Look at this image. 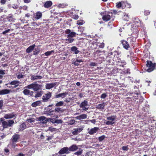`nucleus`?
Listing matches in <instances>:
<instances>
[{
	"instance_id": "nucleus-35",
	"label": "nucleus",
	"mask_w": 156,
	"mask_h": 156,
	"mask_svg": "<svg viewBox=\"0 0 156 156\" xmlns=\"http://www.w3.org/2000/svg\"><path fill=\"white\" fill-rule=\"evenodd\" d=\"M40 49L38 48H35V51L33 52V55H36L38 54L40 51Z\"/></svg>"
},
{
	"instance_id": "nucleus-27",
	"label": "nucleus",
	"mask_w": 156,
	"mask_h": 156,
	"mask_svg": "<svg viewBox=\"0 0 156 156\" xmlns=\"http://www.w3.org/2000/svg\"><path fill=\"white\" fill-rule=\"evenodd\" d=\"M42 77L40 76H35V75H32L31 76L30 79L32 80H36L41 79Z\"/></svg>"
},
{
	"instance_id": "nucleus-41",
	"label": "nucleus",
	"mask_w": 156,
	"mask_h": 156,
	"mask_svg": "<svg viewBox=\"0 0 156 156\" xmlns=\"http://www.w3.org/2000/svg\"><path fill=\"white\" fill-rule=\"evenodd\" d=\"M124 3V2L122 1L116 3V6L117 8H120L122 7V4Z\"/></svg>"
},
{
	"instance_id": "nucleus-22",
	"label": "nucleus",
	"mask_w": 156,
	"mask_h": 156,
	"mask_svg": "<svg viewBox=\"0 0 156 156\" xmlns=\"http://www.w3.org/2000/svg\"><path fill=\"white\" fill-rule=\"evenodd\" d=\"M10 91V90L7 89H4L2 90H0V95L9 94Z\"/></svg>"
},
{
	"instance_id": "nucleus-15",
	"label": "nucleus",
	"mask_w": 156,
	"mask_h": 156,
	"mask_svg": "<svg viewBox=\"0 0 156 156\" xmlns=\"http://www.w3.org/2000/svg\"><path fill=\"white\" fill-rule=\"evenodd\" d=\"M98 128L94 127L91 129L88 132V133L90 135H93L96 133L99 130Z\"/></svg>"
},
{
	"instance_id": "nucleus-7",
	"label": "nucleus",
	"mask_w": 156,
	"mask_h": 156,
	"mask_svg": "<svg viewBox=\"0 0 156 156\" xmlns=\"http://www.w3.org/2000/svg\"><path fill=\"white\" fill-rule=\"evenodd\" d=\"M87 105L88 101H87L84 100L83 102H81L80 106V108H82L83 110L87 111L88 108Z\"/></svg>"
},
{
	"instance_id": "nucleus-12",
	"label": "nucleus",
	"mask_w": 156,
	"mask_h": 156,
	"mask_svg": "<svg viewBox=\"0 0 156 156\" xmlns=\"http://www.w3.org/2000/svg\"><path fill=\"white\" fill-rule=\"evenodd\" d=\"M20 138V135L18 134H14L11 138V140L12 142V144H14V142H16Z\"/></svg>"
},
{
	"instance_id": "nucleus-5",
	"label": "nucleus",
	"mask_w": 156,
	"mask_h": 156,
	"mask_svg": "<svg viewBox=\"0 0 156 156\" xmlns=\"http://www.w3.org/2000/svg\"><path fill=\"white\" fill-rule=\"evenodd\" d=\"M52 96V93L50 92L44 94L42 97V101L43 102H47L51 98Z\"/></svg>"
},
{
	"instance_id": "nucleus-16",
	"label": "nucleus",
	"mask_w": 156,
	"mask_h": 156,
	"mask_svg": "<svg viewBox=\"0 0 156 156\" xmlns=\"http://www.w3.org/2000/svg\"><path fill=\"white\" fill-rule=\"evenodd\" d=\"M69 153L70 152H74L78 149V147L76 144H73L68 147Z\"/></svg>"
},
{
	"instance_id": "nucleus-34",
	"label": "nucleus",
	"mask_w": 156,
	"mask_h": 156,
	"mask_svg": "<svg viewBox=\"0 0 156 156\" xmlns=\"http://www.w3.org/2000/svg\"><path fill=\"white\" fill-rule=\"evenodd\" d=\"M64 102L63 101H60L57 102L55 106L56 107H58L63 106L64 105Z\"/></svg>"
},
{
	"instance_id": "nucleus-62",
	"label": "nucleus",
	"mask_w": 156,
	"mask_h": 156,
	"mask_svg": "<svg viewBox=\"0 0 156 156\" xmlns=\"http://www.w3.org/2000/svg\"><path fill=\"white\" fill-rule=\"evenodd\" d=\"M56 119H50V121L52 123H55V122Z\"/></svg>"
},
{
	"instance_id": "nucleus-57",
	"label": "nucleus",
	"mask_w": 156,
	"mask_h": 156,
	"mask_svg": "<svg viewBox=\"0 0 156 156\" xmlns=\"http://www.w3.org/2000/svg\"><path fill=\"white\" fill-rule=\"evenodd\" d=\"M33 118H30V119H27V121L29 122H30V123H31V122H34V120L33 119Z\"/></svg>"
},
{
	"instance_id": "nucleus-40",
	"label": "nucleus",
	"mask_w": 156,
	"mask_h": 156,
	"mask_svg": "<svg viewBox=\"0 0 156 156\" xmlns=\"http://www.w3.org/2000/svg\"><path fill=\"white\" fill-rule=\"evenodd\" d=\"M123 19L124 20L128 21L129 19V16L127 14H125L123 16Z\"/></svg>"
},
{
	"instance_id": "nucleus-1",
	"label": "nucleus",
	"mask_w": 156,
	"mask_h": 156,
	"mask_svg": "<svg viewBox=\"0 0 156 156\" xmlns=\"http://www.w3.org/2000/svg\"><path fill=\"white\" fill-rule=\"evenodd\" d=\"M134 38L129 37L127 39V41L122 40L121 41V43L122 44L123 47L125 49L127 50L130 47V46H133L134 44Z\"/></svg>"
},
{
	"instance_id": "nucleus-51",
	"label": "nucleus",
	"mask_w": 156,
	"mask_h": 156,
	"mask_svg": "<svg viewBox=\"0 0 156 156\" xmlns=\"http://www.w3.org/2000/svg\"><path fill=\"white\" fill-rule=\"evenodd\" d=\"M3 101L2 100H0V109H2L3 106Z\"/></svg>"
},
{
	"instance_id": "nucleus-47",
	"label": "nucleus",
	"mask_w": 156,
	"mask_h": 156,
	"mask_svg": "<svg viewBox=\"0 0 156 156\" xmlns=\"http://www.w3.org/2000/svg\"><path fill=\"white\" fill-rule=\"evenodd\" d=\"M122 149L124 151H127L128 149V145H127L126 146H124L122 147Z\"/></svg>"
},
{
	"instance_id": "nucleus-14",
	"label": "nucleus",
	"mask_w": 156,
	"mask_h": 156,
	"mask_svg": "<svg viewBox=\"0 0 156 156\" xmlns=\"http://www.w3.org/2000/svg\"><path fill=\"white\" fill-rule=\"evenodd\" d=\"M38 120L41 123H45L48 121V119L44 116H41L38 118Z\"/></svg>"
},
{
	"instance_id": "nucleus-11",
	"label": "nucleus",
	"mask_w": 156,
	"mask_h": 156,
	"mask_svg": "<svg viewBox=\"0 0 156 156\" xmlns=\"http://www.w3.org/2000/svg\"><path fill=\"white\" fill-rule=\"evenodd\" d=\"M16 115L14 114V112H11L9 114H5L3 117L6 119H10L15 117Z\"/></svg>"
},
{
	"instance_id": "nucleus-64",
	"label": "nucleus",
	"mask_w": 156,
	"mask_h": 156,
	"mask_svg": "<svg viewBox=\"0 0 156 156\" xmlns=\"http://www.w3.org/2000/svg\"><path fill=\"white\" fill-rule=\"evenodd\" d=\"M125 73L126 74H130V69H126V71L125 72Z\"/></svg>"
},
{
	"instance_id": "nucleus-50",
	"label": "nucleus",
	"mask_w": 156,
	"mask_h": 156,
	"mask_svg": "<svg viewBox=\"0 0 156 156\" xmlns=\"http://www.w3.org/2000/svg\"><path fill=\"white\" fill-rule=\"evenodd\" d=\"M107 95L106 93H103L101 95V99H105L107 97Z\"/></svg>"
},
{
	"instance_id": "nucleus-19",
	"label": "nucleus",
	"mask_w": 156,
	"mask_h": 156,
	"mask_svg": "<svg viewBox=\"0 0 156 156\" xmlns=\"http://www.w3.org/2000/svg\"><path fill=\"white\" fill-rule=\"evenodd\" d=\"M56 83H57L56 82L53 83H47L45 86V88L47 89H50L55 86L56 85Z\"/></svg>"
},
{
	"instance_id": "nucleus-32",
	"label": "nucleus",
	"mask_w": 156,
	"mask_h": 156,
	"mask_svg": "<svg viewBox=\"0 0 156 156\" xmlns=\"http://www.w3.org/2000/svg\"><path fill=\"white\" fill-rule=\"evenodd\" d=\"M116 118V116H115L113 115L108 117L107 119L109 121L114 122Z\"/></svg>"
},
{
	"instance_id": "nucleus-26",
	"label": "nucleus",
	"mask_w": 156,
	"mask_h": 156,
	"mask_svg": "<svg viewBox=\"0 0 156 156\" xmlns=\"http://www.w3.org/2000/svg\"><path fill=\"white\" fill-rule=\"evenodd\" d=\"M27 126L26 124L24 122H23L21 123L19 127V131H22L24 130L25 129H26Z\"/></svg>"
},
{
	"instance_id": "nucleus-29",
	"label": "nucleus",
	"mask_w": 156,
	"mask_h": 156,
	"mask_svg": "<svg viewBox=\"0 0 156 156\" xmlns=\"http://www.w3.org/2000/svg\"><path fill=\"white\" fill-rule=\"evenodd\" d=\"M41 105V102L40 101H36L31 104V106L35 107L37 106H39Z\"/></svg>"
},
{
	"instance_id": "nucleus-8",
	"label": "nucleus",
	"mask_w": 156,
	"mask_h": 156,
	"mask_svg": "<svg viewBox=\"0 0 156 156\" xmlns=\"http://www.w3.org/2000/svg\"><path fill=\"white\" fill-rule=\"evenodd\" d=\"M134 24L136 25L135 27H140L141 25V21L137 17H134L132 19Z\"/></svg>"
},
{
	"instance_id": "nucleus-28",
	"label": "nucleus",
	"mask_w": 156,
	"mask_h": 156,
	"mask_svg": "<svg viewBox=\"0 0 156 156\" xmlns=\"http://www.w3.org/2000/svg\"><path fill=\"white\" fill-rule=\"evenodd\" d=\"M68 93L66 92L60 93L58 94H57L55 96V98H59L60 97H62V98H64L66 95L68 94Z\"/></svg>"
},
{
	"instance_id": "nucleus-3",
	"label": "nucleus",
	"mask_w": 156,
	"mask_h": 156,
	"mask_svg": "<svg viewBox=\"0 0 156 156\" xmlns=\"http://www.w3.org/2000/svg\"><path fill=\"white\" fill-rule=\"evenodd\" d=\"M14 123L13 120H9L7 121H4L2 122V127L4 128H6L8 127H11Z\"/></svg>"
},
{
	"instance_id": "nucleus-46",
	"label": "nucleus",
	"mask_w": 156,
	"mask_h": 156,
	"mask_svg": "<svg viewBox=\"0 0 156 156\" xmlns=\"http://www.w3.org/2000/svg\"><path fill=\"white\" fill-rule=\"evenodd\" d=\"M74 130L72 132V133L73 135H77L79 133L78 129H74Z\"/></svg>"
},
{
	"instance_id": "nucleus-2",
	"label": "nucleus",
	"mask_w": 156,
	"mask_h": 156,
	"mask_svg": "<svg viewBox=\"0 0 156 156\" xmlns=\"http://www.w3.org/2000/svg\"><path fill=\"white\" fill-rule=\"evenodd\" d=\"M146 65L148 68L147 69V71L148 72H151L156 69V63H153L151 61L147 60Z\"/></svg>"
},
{
	"instance_id": "nucleus-49",
	"label": "nucleus",
	"mask_w": 156,
	"mask_h": 156,
	"mask_svg": "<svg viewBox=\"0 0 156 156\" xmlns=\"http://www.w3.org/2000/svg\"><path fill=\"white\" fill-rule=\"evenodd\" d=\"M33 84L34 83H32L28 85L26 87H25L29 89H33Z\"/></svg>"
},
{
	"instance_id": "nucleus-59",
	"label": "nucleus",
	"mask_w": 156,
	"mask_h": 156,
	"mask_svg": "<svg viewBox=\"0 0 156 156\" xmlns=\"http://www.w3.org/2000/svg\"><path fill=\"white\" fill-rule=\"evenodd\" d=\"M73 18L75 20H77L79 18L78 16V15H74L73 16Z\"/></svg>"
},
{
	"instance_id": "nucleus-48",
	"label": "nucleus",
	"mask_w": 156,
	"mask_h": 156,
	"mask_svg": "<svg viewBox=\"0 0 156 156\" xmlns=\"http://www.w3.org/2000/svg\"><path fill=\"white\" fill-rule=\"evenodd\" d=\"M150 13V11L149 10H145L144 11V13L145 15L148 16L149 15Z\"/></svg>"
},
{
	"instance_id": "nucleus-4",
	"label": "nucleus",
	"mask_w": 156,
	"mask_h": 156,
	"mask_svg": "<svg viewBox=\"0 0 156 156\" xmlns=\"http://www.w3.org/2000/svg\"><path fill=\"white\" fill-rule=\"evenodd\" d=\"M112 16V12H108L107 14L103 15L102 16V19L103 21H108L111 19Z\"/></svg>"
},
{
	"instance_id": "nucleus-13",
	"label": "nucleus",
	"mask_w": 156,
	"mask_h": 156,
	"mask_svg": "<svg viewBox=\"0 0 156 156\" xmlns=\"http://www.w3.org/2000/svg\"><path fill=\"white\" fill-rule=\"evenodd\" d=\"M23 94L26 95H29L30 96H32L33 95L34 92L33 91H30V90L25 89L23 92Z\"/></svg>"
},
{
	"instance_id": "nucleus-23",
	"label": "nucleus",
	"mask_w": 156,
	"mask_h": 156,
	"mask_svg": "<svg viewBox=\"0 0 156 156\" xmlns=\"http://www.w3.org/2000/svg\"><path fill=\"white\" fill-rule=\"evenodd\" d=\"M78 48L76 46H73L71 48L70 50L75 54H77L80 52Z\"/></svg>"
},
{
	"instance_id": "nucleus-53",
	"label": "nucleus",
	"mask_w": 156,
	"mask_h": 156,
	"mask_svg": "<svg viewBox=\"0 0 156 156\" xmlns=\"http://www.w3.org/2000/svg\"><path fill=\"white\" fill-rule=\"evenodd\" d=\"M62 120L61 119H56L55 122L57 124L62 123Z\"/></svg>"
},
{
	"instance_id": "nucleus-18",
	"label": "nucleus",
	"mask_w": 156,
	"mask_h": 156,
	"mask_svg": "<svg viewBox=\"0 0 156 156\" xmlns=\"http://www.w3.org/2000/svg\"><path fill=\"white\" fill-rule=\"evenodd\" d=\"M116 63L117 64V65L122 67H124L125 65L126 64V62L124 60H121V59H119V60L117 61Z\"/></svg>"
},
{
	"instance_id": "nucleus-10",
	"label": "nucleus",
	"mask_w": 156,
	"mask_h": 156,
	"mask_svg": "<svg viewBox=\"0 0 156 156\" xmlns=\"http://www.w3.org/2000/svg\"><path fill=\"white\" fill-rule=\"evenodd\" d=\"M58 153L60 154H68L69 153L68 147H65L62 148L58 152Z\"/></svg>"
},
{
	"instance_id": "nucleus-30",
	"label": "nucleus",
	"mask_w": 156,
	"mask_h": 156,
	"mask_svg": "<svg viewBox=\"0 0 156 156\" xmlns=\"http://www.w3.org/2000/svg\"><path fill=\"white\" fill-rule=\"evenodd\" d=\"M42 15L41 12H37L34 16L35 18L37 20H39L41 17Z\"/></svg>"
},
{
	"instance_id": "nucleus-55",
	"label": "nucleus",
	"mask_w": 156,
	"mask_h": 156,
	"mask_svg": "<svg viewBox=\"0 0 156 156\" xmlns=\"http://www.w3.org/2000/svg\"><path fill=\"white\" fill-rule=\"evenodd\" d=\"M83 21H80V20H78L77 21V24L78 25H80H80H82L83 24Z\"/></svg>"
},
{
	"instance_id": "nucleus-56",
	"label": "nucleus",
	"mask_w": 156,
	"mask_h": 156,
	"mask_svg": "<svg viewBox=\"0 0 156 156\" xmlns=\"http://www.w3.org/2000/svg\"><path fill=\"white\" fill-rule=\"evenodd\" d=\"M105 44L103 42L101 43L100 45H99V48H103L104 47Z\"/></svg>"
},
{
	"instance_id": "nucleus-39",
	"label": "nucleus",
	"mask_w": 156,
	"mask_h": 156,
	"mask_svg": "<svg viewBox=\"0 0 156 156\" xmlns=\"http://www.w3.org/2000/svg\"><path fill=\"white\" fill-rule=\"evenodd\" d=\"M7 19L10 22H13L14 21L13 17L12 16L9 15L7 17Z\"/></svg>"
},
{
	"instance_id": "nucleus-9",
	"label": "nucleus",
	"mask_w": 156,
	"mask_h": 156,
	"mask_svg": "<svg viewBox=\"0 0 156 156\" xmlns=\"http://www.w3.org/2000/svg\"><path fill=\"white\" fill-rule=\"evenodd\" d=\"M97 52H101V54L100 55L102 56L101 57L103 58L104 60H106L107 58L110 56V55L108 54V53L105 51H98Z\"/></svg>"
},
{
	"instance_id": "nucleus-31",
	"label": "nucleus",
	"mask_w": 156,
	"mask_h": 156,
	"mask_svg": "<svg viewBox=\"0 0 156 156\" xmlns=\"http://www.w3.org/2000/svg\"><path fill=\"white\" fill-rule=\"evenodd\" d=\"M40 88V86L39 85L34 83L33 84V89L35 91H37Z\"/></svg>"
},
{
	"instance_id": "nucleus-38",
	"label": "nucleus",
	"mask_w": 156,
	"mask_h": 156,
	"mask_svg": "<svg viewBox=\"0 0 156 156\" xmlns=\"http://www.w3.org/2000/svg\"><path fill=\"white\" fill-rule=\"evenodd\" d=\"M76 33L74 32H70L69 34L68 35V37H73L76 36Z\"/></svg>"
},
{
	"instance_id": "nucleus-17",
	"label": "nucleus",
	"mask_w": 156,
	"mask_h": 156,
	"mask_svg": "<svg viewBox=\"0 0 156 156\" xmlns=\"http://www.w3.org/2000/svg\"><path fill=\"white\" fill-rule=\"evenodd\" d=\"M108 63V64L109 65H113L115 64V61L112 58L109 56L106 60Z\"/></svg>"
},
{
	"instance_id": "nucleus-20",
	"label": "nucleus",
	"mask_w": 156,
	"mask_h": 156,
	"mask_svg": "<svg viewBox=\"0 0 156 156\" xmlns=\"http://www.w3.org/2000/svg\"><path fill=\"white\" fill-rule=\"evenodd\" d=\"M52 5V3L51 1H47L45 2L44 6L46 8H49Z\"/></svg>"
},
{
	"instance_id": "nucleus-33",
	"label": "nucleus",
	"mask_w": 156,
	"mask_h": 156,
	"mask_svg": "<svg viewBox=\"0 0 156 156\" xmlns=\"http://www.w3.org/2000/svg\"><path fill=\"white\" fill-rule=\"evenodd\" d=\"M105 107L104 103L99 104L96 106V108L99 109H103Z\"/></svg>"
},
{
	"instance_id": "nucleus-63",
	"label": "nucleus",
	"mask_w": 156,
	"mask_h": 156,
	"mask_svg": "<svg viewBox=\"0 0 156 156\" xmlns=\"http://www.w3.org/2000/svg\"><path fill=\"white\" fill-rule=\"evenodd\" d=\"M6 1V0H1L0 2L3 5L5 3Z\"/></svg>"
},
{
	"instance_id": "nucleus-25",
	"label": "nucleus",
	"mask_w": 156,
	"mask_h": 156,
	"mask_svg": "<svg viewBox=\"0 0 156 156\" xmlns=\"http://www.w3.org/2000/svg\"><path fill=\"white\" fill-rule=\"evenodd\" d=\"M18 83H21V82L19 80H14L10 82H9L8 83L6 84L5 85H15Z\"/></svg>"
},
{
	"instance_id": "nucleus-21",
	"label": "nucleus",
	"mask_w": 156,
	"mask_h": 156,
	"mask_svg": "<svg viewBox=\"0 0 156 156\" xmlns=\"http://www.w3.org/2000/svg\"><path fill=\"white\" fill-rule=\"evenodd\" d=\"M35 47V44H33L29 47L26 50L27 53H30L34 49Z\"/></svg>"
},
{
	"instance_id": "nucleus-45",
	"label": "nucleus",
	"mask_w": 156,
	"mask_h": 156,
	"mask_svg": "<svg viewBox=\"0 0 156 156\" xmlns=\"http://www.w3.org/2000/svg\"><path fill=\"white\" fill-rule=\"evenodd\" d=\"M115 123V122L108 121L105 122V124L107 125H112Z\"/></svg>"
},
{
	"instance_id": "nucleus-52",
	"label": "nucleus",
	"mask_w": 156,
	"mask_h": 156,
	"mask_svg": "<svg viewBox=\"0 0 156 156\" xmlns=\"http://www.w3.org/2000/svg\"><path fill=\"white\" fill-rule=\"evenodd\" d=\"M66 41H67L69 43H71L73 41L74 39L72 38H69L67 39H66Z\"/></svg>"
},
{
	"instance_id": "nucleus-24",
	"label": "nucleus",
	"mask_w": 156,
	"mask_h": 156,
	"mask_svg": "<svg viewBox=\"0 0 156 156\" xmlns=\"http://www.w3.org/2000/svg\"><path fill=\"white\" fill-rule=\"evenodd\" d=\"M87 117V115L86 114H83L76 116V118L77 119L80 120L85 119Z\"/></svg>"
},
{
	"instance_id": "nucleus-37",
	"label": "nucleus",
	"mask_w": 156,
	"mask_h": 156,
	"mask_svg": "<svg viewBox=\"0 0 156 156\" xmlns=\"http://www.w3.org/2000/svg\"><path fill=\"white\" fill-rule=\"evenodd\" d=\"M54 110L55 113H59V112H63L62 109L59 107H57Z\"/></svg>"
},
{
	"instance_id": "nucleus-44",
	"label": "nucleus",
	"mask_w": 156,
	"mask_h": 156,
	"mask_svg": "<svg viewBox=\"0 0 156 156\" xmlns=\"http://www.w3.org/2000/svg\"><path fill=\"white\" fill-rule=\"evenodd\" d=\"M54 50H52L51 51H48L45 53L44 54L46 56H49L51 55L52 52H54Z\"/></svg>"
},
{
	"instance_id": "nucleus-60",
	"label": "nucleus",
	"mask_w": 156,
	"mask_h": 156,
	"mask_svg": "<svg viewBox=\"0 0 156 156\" xmlns=\"http://www.w3.org/2000/svg\"><path fill=\"white\" fill-rule=\"evenodd\" d=\"M90 65L91 66H94L96 65V64L95 62H92L90 63Z\"/></svg>"
},
{
	"instance_id": "nucleus-6",
	"label": "nucleus",
	"mask_w": 156,
	"mask_h": 156,
	"mask_svg": "<svg viewBox=\"0 0 156 156\" xmlns=\"http://www.w3.org/2000/svg\"><path fill=\"white\" fill-rule=\"evenodd\" d=\"M46 112L48 115L52 116L55 117L56 118L58 117V115L55 114L56 113L54 109L52 110L51 109H48Z\"/></svg>"
},
{
	"instance_id": "nucleus-36",
	"label": "nucleus",
	"mask_w": 156,
	"mask_h": 156,
	"mask_svg": "<svg viewBox=\"0 0 156 156\" xmlns=\"http://www.w3.org/2000/svg\"><path fill=\"white\" fill-rule=\"evenodd\" d=\"M16 77L18 79H20L21 78H23L24 76L21 74V73H16Z\"/></svg>"
},
{
	"instance_id": "nucleus-42",
	"label": "nucleus",
	"mask_w": 156,
	"mask_h": 156,
	"mask_svg": "<svg viewBox=\"0 0 156 156\" xmlns=\"http://www.w3.org/2000/svg\"><path fill=\"white\" fill-rule=\"evenodd\" d=\"M105 136L104 135H103L101 136H99L98 138V139L99 142L102 141L105 138Z\"/></svg>"
},
{
	"instance_id": "nucleus-54",
	"label": "nucleus",
	"mask_w": 156,
	"mask_h": 156,
	"mask_svg": "<svg viewBox=\"0 0 156 156\" xmlns=\"http://www.w3.org/2000/svg\"><path fill=\"white\" fill-rule=\"evenodd\" d=\"M42 95V94L40 92L37 93L34 96L35 98H37L41 97Z\"/></svg>"
},
{
	"instance_id": "nucleus-58",
	"label": "nucleus",
	"mask_w": 156,
	"mask_h": 156,
	"mask_svg": "<svg viewBox=\"0 0 156 156\" xmlns=\"http://www.w3.org/2000/svg\"><path fill=\"white\" fill-rule=\"evenodd\" d=\"M11 30L10 29H8L5 31H4L2 33V34H5L6 33L9 32Z\"/></svg>"
},
{
	"instance_id": "nucleus-43",
	"label": "nucleus",
	"mask_w": 156,
	"mask_h": 156,
	"mask_svg": "<svg viewBox=\"0 0 156 156\" xmlns=\"http://www.w3.org/2000/svg\"><path fill=\"white\" fill-rule=\"evenodd\" d=\"M83 152V150L81 149H80V151L78 152L74 153V154L78 156L80 155Z\"/></svg>"
},
{
	"instance_id": "nucleus-61",
	"label": "nucleus",
	"mask_w": 156,
	"mask_h": 156,
	"mask_svg": "<svg viewBox=\"0 0 156 156\" xmlns=\"http://www.w3.org/2000/svg\"><path fill=\"white\" fill-rule=\"evenodd\" d=\"M71 32V30L70 29H67L65 30V33L66 34H69Z\"/></svg>"
}]
</instances>
